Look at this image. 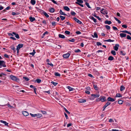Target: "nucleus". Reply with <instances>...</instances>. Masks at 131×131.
<instances>
[{
    "mask_svg": "<svg viewBox=\"0 0 131 131\" xmlns=\"http://www.w3.org/2000/svg\"><path fill=\"white\" fill-rule=\"evenodd\" d=\"M1 122L2 123L4 124L5 125H8V123H7L5 121L1 120Z\"/></svg>",
    "mask_w": 131,
    "mask_h": 131,
    "instance_id": "obj_26",
    "label": "nucleus"
},
{
    "mask_svg": "<svg viewBox=\"0 0 131 131\" xmlns=\"http://www.w3.org/2000/svg\"><path fill=\"white\" fill-rule=\"evenodd\" d=\"M119 35L122 38H123L125 37L126 36V34H125L122 33H120L119 34Z\"/></svg>",
    "mask_w": 131,
    "mask_h": 131,
    "instance_id": "obj_16",
    "label": "nucleus"
},
{
    "mask_svg": "<svg viewBox=\"0 0 131 131\" xmlns=\"http://www.w3.org/2000/svg\"><path fill=\"white\" fill-rule=\"evenodd\" d=\"M23 114L24 116H27L29 114L26 111H24L23 112Z\"/></svg>",
    "mask_w": 131,
    "mask_h": 131,
    "instance_id": "obj_22",
    "label": "nucleus"
},
{
    "mask_svg": "<svg viewBox=\"0 0 131 131\" xmlns=\"http://www.w3.org/2000/svg\"><path fill=\"white\" fill-rule=\"evenodd\" d=\"M23 44H19L17 46V49H19L20 48H22L23 47Z\"/></svg>",
    "mask_w": 131,
    "mask_h": 131,
    "instance_id": "obj_9",
    "label": "nucleus"
},
{
    "mask_svg": "<svg viewBox=\"0 0 131 131\" xmlns=\"http://www.w3.org/2000/svg\"><path fill=\"white\" fill-rule=\"evenodd\" d=\"M114 59V58L113 57L110 56L108 57V59L110 60H113Z\"/></svg>",
    "mask_w": 131,
    "mask_h": 131,
    "instance_id": "obj_29",
    "label": "nucleus"
},
{
    "mask_svg": "<svg viewBox=\"0 0 131 131\" xmlns=\"http://www.w3.org/2000/svg\"><path fill=\"white\" fill-rule=\"evenodd\" d=\"M64 9L67 11H69L70 10L69 8L67 6H64L63 7Z\"/></svg>",
    "mask_w": 131,
    "mask_h": 131,
    "instance_id": "obj_25",
    "label": "nucleus"
},
{
    "mask_svg": "<svg viewBox=\"0 0 131 131\" xmlns=\"http://www.w3.org/2000/svg\"><path fill=\"white\" fill-rule=\"evenodd\" d=\"M41 112L43 114H47L46 112L45 111H41Z\"/></svg>",
    "mask_w": 131,
    "mask_h": 131,
    "instance_id": "obj_53",
    "label": "nucleus"
},
{
    "mask_svg": "<svg viewBox=\"0 0 131 131\" xmlns=\"http://www.w3.org/2000/svg\"><path fill=\"white\" fill-rule=\"evenodd\" d=\"M51 83L54 86H56L58 84V83L56 82H55L53 81L51 82Z\"/></svg>",
    "mask_w": 131,
    "mask_h": 131,
    "instance_id": "obj_49",
    "label": "nucleus"
},
{
    "mask_svg": "<svg viewBox=\"0 0 131 131\" xmlns=\"http://www.w3.org/2000/svg\"><path fill=\"white\" fill-rule=\"evenodd\" d=\"M37 8L38 9V11L42 12V14H43L47 18H48L49 17V15L41 9H38L37 8Z\"/></svg>",
    "mask_w": 131,
    "mask_h": 131,
    "instance_id": "obj_5",
    "label": "nucleus"
},
{
    "mask_svg": "<svg viewBox=\"0 0 131 131\" xmlns=\"http://www.w3.org/2000/svg\"><path fill=\"white\" fill-rule=\"evenodd\" d=\"M64 33L66 35H69L70 34V32L69 31L66 30L65 31Z\"/></svg>",
    "mask_w": 131,
    "mask_h": 131,
    "instance_id": "obj_42",
    "label": "nucleus"
},
{
    "mask_svg": "<svg viewBox=\"0 0 131 131\" xmlns=\"http://www.w3.org/2000/svg\"><path fill=\"white\" fill-rule=\"evenodd\" d=\"M36 52L35 51V50L34 49L33 51V52L31 53H29L30 54L32 55V56H33L35 55V53Z\"/></svg>",
    "mask_w": 131,
    "mask_h": 131,
    "instance_id": "obj_30",
    "label": "nucleus"
},
{
    "mask_svg": "<svg viewBox=\"0 0 131 131\" xmlns=\"http://www.w3.org/2000/svg\"><path fill=\"white\" fill-rule=\"evenodd\" d=\"M60 17L62 20H64L65 18V17L63 16H60Z\"/></svg>",
    "mask_w": 131,
    "mask_h": 131,
    "instance_id": "obj_43",
    "label": "nucleus"
},
{
    "mask_svg": "<svg viewBox=\"0 0 131 131\" xmlns=\"http://www.w3.org/2000/svg\"><path fill=\"white\" fill-rule=\"evenodd\" d=\"M36 117H40L42 116V115L40 114H36Z\"/></svg>",
    "mask_w": 131,
    "mask_h": 131,
    "instance_id": "obj_40",
    "label": "nucleus"
},
{
    "mask_svg": "<svg viewBox=\"0 0 131 131\" xmlns=\"http://www.w3.org/2000/svg\"><path fill=\"white\" fill-rule=\"evenodd\" d=\"M91 19L94 21V23L97 22L96 19L93 16L91 17Z\"/></svg>",
    "mask_w": 131,
    "mask_h": 131,
    "instance_id": "obj_33",
    "label": "nucleus"
},
{
    "mask_svg": "<svg viewBox=\"0 0 131 131\" xmlns=\"http://www.w3.org/2000/svg\"><path fill=\"white\" fill-rule=\"evenodd\" d=\"M59 38L64 39L65 38V37L64 35H61V34H59Z\"/></svg>",
    "mask_w": 131,
    "mask_h": 131,
    "instance_id": "obj_27",
    "label": "nucleus"
},
{
    "mask_svg": "<svg viewBox=\"0 0 131 131\" xmlns=\"http://www.w3.org/2000/svg\"><path fill=\"white\" fill-rule=\"evenodd\" d=\"M86 101L85 100L79 99L78 100V102L80 103H83L85 102Z\"/></svg>",
    "mask_w": 131,
    "mask_h": 131,
    "instance_id": "obj_13",
    "label": "nucleus"
},
{
    "mask_svg": "<svg viewBox=\"0 0 131 131\" xmlns=\"http://www.w3.org/2000/svg\"><path fill=\"white\" fill-rule=\"evenodd\" d=\"M96 45L98 46H101L102 45V44L100 42H97L96 43Z\"/></svg>",
    "mask_w": 131,
    "mask_h": 131,
    "instance_id": "obj_54",
    "label": "nucleus"
},
{
    "mask_svg": "<svg viewBox=\"0 0 131 131\" xmlns=\"http://www.w3.org/2000/svg\"><path fill=\"white\" fill-rule=\"evenodd\" d=\"M120 32H124L128 34L131 35V33L127 30H123L121 31Z\"/></svg>",
    "mask_w": 131,
    "mask_h": 131,
    "instance_id": "obj_15",
    "label": "nucleus"
},
{
    "mask_svg": "<svg viewBox=\"0 0 131 131\" xmlns=\"http://www.w3.org/2000/svg\"><path fill=\"white\" fill-rule=\"evenodd\" d=\"M85 89L86 90H88L89 91V90H91V88L89 86H88V87H86L85 88Z\"/></svg>",
    "mask_w": 131,
    "mask_h": 131,
    "instance_id": "obj_58",
    "label": "nucleus"
},
{
    "mask_svg": "<svg viewBox=\"0 0 131 131\" xmlns=\"http://www.w3.org/2000/svg\"><path fill=\"white\" fill-rule=\"evenodd\" d=\"M49 11L50 12L52 13L54 12V9L53 8H51L50 9Z\"/></svg>",
    "mask_w": 131,
    "mask_h": 131,
    "instance_id": "obj_32",
    "label": "nucleus"
},
{
    "mask_svg": "<svg viewBox=\"0 0 131 131\" xmlns=\"http://www.w3.org/2000/svg\"><path fill=\"white\" fill-rule=\"evenodd\" d=\"M122 26L123 28H126L127 27V26L126 25H122Z\"/></svg>",
    "mask_w": 131,
    "mask_h": 131,
    "instance_id": "obj_60",
    "label": "nucleus"
},
{
    "mask_svg": "<svg viewBox=\"0 0 131 131\" xmlns=\"http://www.w3.org/2000/svg\"><path fill=\"white\" fill-rule=\"evenodd\" d=\"M67 88L68 89H69V91H72L73 90V88H72L71 87L69 86H67Z\"/></svg>",
    "mask_w": 131,
    "mask_h": 131,
    "instance_id": "obj_28",
    "label": "nucleus"
},
{
    "mask_svg": "<svg viewBox=\"0 0 131 131\" xmlns=\"http://www.w3.org/2000/svg\"><path fill=\"white\" fill-rule=\"evenodd\" d=\"M105 27L108 30L110 29L111 28L110 26L107 25H105Z\"/></svg>",
    "mask_w": 131,
    "mask_h": 131,
    "instance_id": "obj_47",
    "label": "nucleus"
},
{
    "mask_svg": "<svg viewBox=\"0 0 131 131\" xmlns=\"http://www.w3.org/2000/svg\"><path fill=\"white\" fill-rule=\"evenodd\" d=\"M5 75L3 73H1L0 74V77L4 78V79L5 78Z\"/></svg>",
    "mask_w": 131,
    "mask_h": 131,
    "instance_id": "obj_34",
    "label": "nucleus"
},
{
    "mask_svg": "<svg viewBox=\"0 0 131 131\" xmlns=\"http://www.w3.org/2000/svg\"><path fill=\"white\" fill-rule=\"evenodd\" d=\"M94 16L96 18L99 20H101V19L99 17V16H97L96 15H94Z\"/></svg>",
    "mask_w": 131,
    "mask_h": 131,
    "instance_id": "obj_50",
    "label": "nucleus"
},
{
    "mask_svg": "<svg viewBox=\"0 0 131 131\" xmlns=\"http://www.w3.org/2000/svg\"><path fill=\"white\" fill-rule=\"evenodd\" d=\"M10 78L13 80H14L16 81H19V79L17 77L14 76L13 75H11L10 76Z\"/></svg>",
    "mask_w": 131,
    "mask_h": 131,
    "instance_id": "obj_2",
    "label": "nucleus"
},
{
    "mask_svg": "<svg viewBox=\"0 0 131 131\" xmlns=\"http://www.w3.org/2000/svg\"><path fill=\"white\" fill-rule=\"evenodd\" d=\"M123 101L121 100H119L118 102V103L120 104H122L123 103Z\"/></svg>",
    "mask_w": 131,
    "mask_h": 131,
    "instance_id": "obj_39",
    "label": "nucleus"
},
{
    "mask_svg": "<svg viewBox=\"0 0 131 131\" xmlns=\"http://www.w3.org/2000/svg\"><path fill=\"white\" fill-rule=\"evenodd\" d=\"M120 53L121 54H122L123 56H125L126 54V53L125 52L124 53L122 51H121Z\"/></svg>",
    "mask_w": 131,
    "mask_h": 131,
    "instance_id": "obj_48",
    "label": "nucleus"
},
{
    "mask_svg": "<svg viewBox=\"0 0 131 131\" xmlns=\"http://www.w3.org/2000/svg\"><path fill=\"white\" fill-rule=\"evenodd\" d=\"M13 34L14 35H15V37L17 39H19V36L18 34L16 33L15 32H13Z\"/></svg>",
    "mask_w": 131,
    "mask_h": 131,
    "instance_id": "obj_14",
    "label": "nucleus"
},
{
    "mask_svg": "<svg viewBox=\"0 0 131 131\" xmlns=\"http://www.w3.org/2000/svg\"><path fill=\"white\" fill-rule=\"evenodd\" d=\"M97 37L98 36L97 34L96 33H94L93 37H95V38H97Z\"/></svg>",
    "mask_w": 131,
    "mask_h": 131,
    "instance_id": "obj_52",
    "label": "nucleus"
},
{
    "mask_svg": "<svg viewBox=\"0 0 131 131\" xmlns=\"http://www.w3.org/2000/svg\"><path fill=\"white\" fill-rule=\"evenodd\" d=\"M125 89V88L123 85H122L120 86V90L121 91H122L123 90H124Z\"/></svg>",
    "mask_w": 131,
    "mask_h": 131,
    "instance_id": "obj_21",
    "label": "nucleus"
},
{
    "mask_svg": "<svg viewBox=\"0 0 131 131\" xmlns=\"http://www.w3.org/2000/svg\"><path fill=\"white\" fill-rule=\"evenodd\" d=\"M93 87L94 89L96 90H97L98 89V87L96 85H93Z\"/></svg>",
    "mask_w": 131,
    "mask_h": 131,
    "instance_id": "obj_38",
    "label": "nucleus"
},
{
    "mask_svg": "<svg viewBox=\"0 0 131 131\" xmlns=\"http://www.w3.org/2000/svg\"><path fill=\"white\" fill-rule=\"evenodd\" d=\"M119 46V45L118 44H115L114 47V50L116 51H117L118 49V48Z\"/></svg>",
    "mask_w": 131,
    "mask_h": 131,
    "instance_id": "obj_8",
    "label": "nucleus"
},
{
    "mask_svg": "<svg viewBox=\"0 0 131 131\" xmlns=\"http://www.w3.org/2000/svg\"><path fill=\"white\" fill-rule=\"evenodd\" d=\"M29 19L30 20V21L31 22H33L35 20V19L34 17H30Z\"/></svg>",
    "mask_w": 131,
    "mask_h": 131,
    "instance_id": "obj_18",
    "label": "nucleus"
},
{
    "mask_svg": "<svg viewBox=\"0 0 131 131\" xmlns=\"http://www.w3.org/2000/svg\"><path fill=\"white\" fill-rule=\"evenodd\" d=\"M70 56V54L69 53H66V54H64L63 56L64 58H68Z\"/></svg>",
    "mask_w": 131,
    "mask_h": 131,
    "instance_id": "obj_12",
    "label": "nucleus"
},
{
    "mask_svg": "<svg viewBox=\"0 0 131 131\" xmlns=\"http://www.w3.org/2000/svg\"><path fill=\"white\" fill-rule=\"evenodd\" d=\"M127 39L129 40H131V37H130L129 35H128L127 37Z\"/></svg>",
    "mask_w": 131,
    "mask_h": 131,
    "instance_id": "obj_59",
    "label": "nucleus"
},
{
    "mask_svg": "<svg viewBox=\"0 0 131 131\" xmlns=\"http://www.w3.org/2000/svg\"><path fill=\"white\" fill-rule=\"evenodd\" d=\"M48 32L47 31H46L43 34H42V35L41 36V38H43L44 37V36H45V35H48Z\"/></svg>",
    "mask_w": 131,
    "mask_h": 131,
    "instance_id": "obj_24",
    "label": "nucleus"
},
{
    "mask_svg": "<svg viewBox=\"0 0 131 131\" xmlns=\"http://www.w3.org/2000/svg\"><path fill=\"white\" fill-rule=\"evenodd\" d=\"M30 114L32 117H36V114H32L30 113Z\"/></svg>",
    "mask_w": 131,
    "mask_h": 131,
    "instance_id": "obj_45",
    "label": "nucleus"
},
{
    "mask_svg": "<svg viewBox=\"0 0 131 131\" xmlns=\"http://www.w3.org/2000/svg\"><path fill=\"white\" fill-rule=\"evenodd\" d=\"M85 4L88 8H91V7L89 6V3H87V2H85Z\"/></svg>",
    "mask_w": 131,
    "mask_h": 131,
    "instance_id": "obj_44",
    "label": "nucleus"
},
{
    "mask_svg": "<svg viewBox=\"0 0 131 131\" xmlns=\"http://www.w3.org/2000/svg\"><path fill=\"white\" fill-rule=\"evenodd\" d=\"M106 100V97L105 96H101L98 99H97L96 101H100L102 102H104Z\"/></svg>",
    "mask_w": 131,
    "mask_h": 131,
    "instance_id": "obj_1",
    "label": "nucleus"
},
{
    "mask_svg": "<svg viewBox=\"0 0 131 131\" xmlns=\"http://www.w3.org/2000/svg\"><path fill=\"white\" fill-rule=\"evenodd\" d=\"M64 109L66 113L68 114H70V112H69L65 108H64Z\"/></svg>",
    "mask_w": 131,
    "mask_h": 131,
    "instance_id": "obj_57",
    "label": "nucleus"
},
{
    "mask_svg": "<svg viewBox=\"0 0 131 131\" xmlns=\"http://www.w3.org/2000/svg\"><path fill=\"white\" fill-rule=\"evenodd\" d=\"M59 13L61 15H66V14L65 13H63L62 11L60 9V10Z\"/></svg>",
    "mask_w": 131,
    "mask_h": 131,
    "instance_id": "obj_31",
    "label": "nucleus"
},
{
    "mask_svg": "<svg viewBox=\"0 0 131 131\" xmlns=\"http://www.w3.org/2000/svg\"><path fill=\"white\" fill-rule=\"evenodd\" d=\"M30 2L32 5H34L35 4L36 2L35 0H31Z\"/></svg>",
    "mask_w": 131,
    "mask_h": 131,
    "instance_id": "obj_23",
    "label": "nucleus"
},
{
    "mask_svg": "<svg viewBox=\"0 0 131 131\" xmlns=\"http://www.w3.org/2000/svg\"><path fill=\"white\" fill-rule=\"evenodd\" d=\"M7 105V106H8V107H10V108H14V107L12 106H11L10 104H9V102H8L7 104H5V105H2L3 106H6V105Z\"/></svg>",
    "mask_w": 131,
    "mask_h": 131,
    "instance_id": "obj_20",
    "label": "nucleus"
},
{
    "mask_svg": "<svg viewBox=\"0 0 131 131\" xmlns=\"http://www.w3.org/2000/svg\"><path fill=\"white\" fill-rule=\"evenodd\" d=\"M23 79L25 80L26 81H28L29 80V79L28 78L26 77H24Z\"/></svg>",
    "mask_w": 131,
    "mask_h": 131,
    "instance_id": "obj_51",
    "label": "nucleus"
},
{
    "mask_svg": "<svg viewBox=\"0 0 131 131\" xmlns=\"http://www.w3.org/2000/svg\"><path fill=\"white\" fill-rule=\"evenodd\" d=\"M85 93L87 94H89L90 93V92L86 90L85 91Z\"/></svg>",
    "mask_w": 131,
    "mask_h": 131,
    "instance_id": "obj_64",
    "label": "nucleus"
},
{
    "mask_svg": "<svg viewBox=\"0 0 131 131\" xmlns=\"http://www.w3.org/2000/svg\"><path fill=\"white\" fill-rule=\"evenodd\" d=\"M105 24H107L108 25H110L112 23V22L111 21L106 20L105 21Z\"/></svg>",
    "mask_w": 131,
    "mask_h": 131,
    "instance_id": "obj_19",
    "label": "nucleus"
},
{
    "mask_svg": "<svg viewBox=\"0 0 131 131\" xmlns=\"http://www.w3.org/2000/svg\"><path fill=\"white\" fill-rule=\"evenodd\" d=\"M101 13L103 14H107V11L104 8H102Z\"/></svg>",
    "mask_w": 131,
    "mask_h": 131,
    "instance_id": "obj_6",
    "label": "nucleus"
},
{
    "mask_svg": "<svg viewBox=\"0 0 131 131\" xmlns=\"http://www.w3.org/2000/svg\"><path fill=\"white\" fill-rule=\"evenodd\" d=\"M107 100L108 101L110 102H114L115 101V100L114 99L110 97L108 98Z\"/></svg>",
    "mask_w": 131,
    "mask_h": 131,
    "instance_id": "obj_10",
    "label": "nucleus"
},
{
    "mask_svg": "<svg viewBox=\"0 0 131 131\" xmlns=\"http://www.w3.org/2000/svg\"><path fill=\"white\" fill-rule=\"evenodd\" d=\"M113 29L115 30H118L117 28L113 26Z\"/></svg>",
    "mask_w": 131,
    "mask_h": 131,
    "instance_id": "obj_63",
    "label": "nucleus"
},
{
    "mask_svg": "<svg viewBox=\"0 0 131 131\" xmlns=\"http://www.w3.org/2000/svg\"><path fill=\"white\" fill-rule=\"evenodd\" d=\"M55 76H56L60 77L61 75L58 72H55Z\"/></svg>",
    "mask_w": 131,
    "mask_h": 131,
    "instance_id": "obj_41",
    "label": "nucleus"
},
{
    "mask_svg": "<svg viewBox=\"0 0 131 131\" xmlns=\"http://www.w3.org/2000/svg\"><path fill=\"white\" fill-rule=\"evenodd\" d=\"M56 23L55 21L52 22L51 24L53 26H55L56 25Z\"/></svg>",
    "mask_w": 131,
    "mask_h": 131,
    "instance_id": "obj_56",
    "label": "nucleus"
},
{
    "mask_svg": "<svg viewBox=\"0 0 131 131\" xmlns=\"http://www.w3.org/2000/svg\"><path fill=\"white\" fill-rule=\"evenodd\" d=\"M77 2H76L75 3L82 7H83L84 6L82 4L83 3V1L82 0H77Z\"/></svg>",
    "mask_w": 131,
    "mask_h": 131,
    "instance_id": "obj_3",
    "label": "nucleus"
},
{
    "mask_svg": "<svg viewBox=\"0 0 131 131\" xmlns=\"http://www.w3.org/2000/svg\"><path fill=\"white\" fill-rule=\"evenodd\" d=\"M36 81L38 83H39L41 82V80L40 79H37L36 80Z\"/></svg>",
    "mask_w": 131,
    "mask_h": 131,
    "instance_id": "obj_36",
    "label": "nucleus"
},
{
    "mask_svg": "<svg viewBox=\"0 0 131 131\" xmlns=\"http://www.w3.org/2000/svg\"><path fill=\"white\" fill-rule=\"evenodd\" d=\"M111 53L114 55H115L116 54V52L113 50H112L111 51Z\"/></svg>",
    "mask_w": 131,
    "mask_h": 131,
    "instance_id": "obj_37",
    "label": "nucleus"
},
{
    "mask_svg": "<svg viewBox=\"0 0 131 131\" xmlns=\"http://www.w3.org/2000/svg\"><path fill=\"white\" fill-rule=\"evenodd\" d=\"M10 38L11 39H12L13 40H16V39L14 37H10Z\"/></svg>",
    "mask_w": 131,
    "mask_h": 131,
    "instance_id": "obj_61",
    "label": "nucleus"
},
{
    "mask_svg": "<svg viewBox=\"0 0 131 131\" xmlns=\"http://www.w3.org/2000/svg\"><path fill=\"white\" fill-rule=\"evenodd\" d=\"M11 49L13 50L14 51H15V48L13 46H12L11 47Z\"/></svg>",
    "mask_w": 131,
    "mask_h": 131,
    "instance_id": "obj_55",
    "label": "nucleus"
},
{
    "mask_svg": "<svg viewBox=\"0 0 131 131\" xmlns=\"http://www.w3.org/2000/svg\"><path fill=\"white\" fill-rule=\"evenodd\" d=\"M110 103L107 102L105 104V105L103 107V108H106L108 105L110 104Z\"/></svg>",
    "mask_w": 131,
    "mask_h": 131,
    "instance_id": "obj_17",
    "label": "nucleus"
},
{
    "mask_svg": "<svg viewBox=\"0 0 131 131\" xmlns=\"http://www.w3.org/2000/svg\"><path fill=\"white\" fill-rule=\"evenodd\" d=\"M74 51L76 53H78V52H81V51L80 49H77V50H75Z\"/></svg>",
    "mask_w": 131,
    "mask_h": 131,
    "instance_id": "obj_46",
    "label": "nucleus"
},
{
    "mask_svg": "<svg viewBox=\"0 0 131 131\" xmlns=\"http://www.w3.org/2000/svg\"><path fill=\"white\" fill-rule=\"evenodd\" d=\"M51 1L54 4H57V3L56 1L54 0H51Z\"/></svg>",
    "mask_w": 131,
    "mask_h": 131,
    "instance_id": "obj_62",
    "label": "nucleus"
},
{
    "mask_svg": "<svg viewBox=\"0 0 131 131\" xmlns=\"http://www.w3.org/2000/svg\"><path fill=\"white\" fill-rule=\"evenodd\" d=\"M122 97V95L119 93H117L116 94V97Z\"/></svg>",
    "mask_w": 131,
    "mask_h": 131,
    "instance_id": "obj_35",
    "label": "nucleus"
},
{
    "mask_svg": "<svg viewBox=\"0 0 131 131\" xmlns=\"http://www.w3.org/2000/svg\"><path fill=\"white\" fill-rule=\"evenodd\" d=\"M2 66L5 67L6 66L5 64V62L3 60H0V68H1Z\"/></svg>",
    "mask_w": 131,
    "mask_h": 131,
    "instance_id": "obj_4",
    "label": "nucleus"
},
{
    "mask_svg": "<svg viewBox=\"0 0 131 131\" xmlns=\"http://www.w3.org/2000/svg\"><path fill=\"white\" fill-rule=\"evenodd\" d=\"M74 20L79 24H81L82 23V22L81 21L75 17H74Z\"/></svg>",
    "mask_w": 131,
    "mask_h": 131,
    "instance_id": "obj_11",
    "label": "nucleus"
},
{
    "mask_svg": "<svg viewBox=\"0 0 131 131\" xmlns=\"http://www.w3.org/2000/svg\"><path fill=\"white\" fill-rule=\"evenodd\" d=\"M91 96L94 97V98H97L100 96V95L99 94H92L91 95Z\"/></svg>",
    "mask_w": 131,
    "mask_h": 131,
    "instance_id": "obj_7",
    "label": "nucleus"
}]
</instances>
